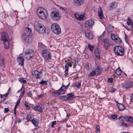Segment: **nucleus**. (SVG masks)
Returning a JSON list of instances; mask_svg holds the SVG:
<instances>
[{
  "label": "nucleus",
  "instance_id": "13d9d810",
  "mask_svg": "<svg viewBox=\"0 0 133 133\" xmlns=\"http://www.w3.org/2000/svg\"><path fill=\"white\" fill-rule=\"evenodd\" d=\"M78 63V62L76 60V59L74 60V65L75 66H76L77 64Z\"/></svg>",
  "mask_w": 133,
  "mask_h": 133
},
{
  "label": "nucleus",
  "instance_id": "0eeeda50",
  "mask_svg": "<svg viewBox=\"0 0 133 133\" xmlns=\"http://www.w3.org/2000/svg\"><path fill=\"white\" fill-rule=\"evenodd\" d=\"M122 86L123 88L128 89L133 86V83L132 81H127L123 83Z\"/></svg>",
  "mask_w": 133,
  "mask_h": 133
},
{
  "label": "nucleus",
  "instance_id": "603ef678",
  "mask_svg": "<svg viewBox=\"0 0 133 133\" xmlns=\"http://www.w3.org/2000/svg\"><path fill=\"white\" fill-rule=\"evenodd\" d=\"M113 81L112 78H109L108 79V82L110 83H111Z\"/></svg>",
  "mask_w": 133,
  "mask_h": 133
},
{
  "label": "nucleus",
  "instance_id": "bf43d9fd",
  "mask_svg": "<svg viewBox=\"0 0 133 133\" xmlns=\"http://www.w3.org/2000/svg\"><path fill=\"white\" fill-rule=\"evenodd\" d=\"M68 70H65V75L66 76H67L68 75Z\"/></svg>",
  "mask_w": 133,
  "mask_h": 133
},
{
  "label": "nucleus",
  "instance_id": "6e6d98bb",
  "mask_svg": "<svg viewBox=\"0 0 133 133\" xmlns=\"http://www.w3.org/2000/svg\"><path fill=\"white\" fill-rule=\"evenodd\" d=\"M56 121H54L51 124V127L53 128L54 127V125L56 124Z\"/></svg>",
  "mask_w": 133,
  "mask_h": 133
},
{
  "label": "nucleus",
  "instance_id": "5701e85b",
  "mask_svg": "<svg viewBox=\"0 0 133 133\" xmlns=\"http://www.w3.org/2000/svg\"><path fill=\"white\" fill-rule=\"evenodd\" d=\"M83 2V0H74V4L76 5L79 6L81 5Z\"/></svg>",
  "mask_w": 133,
  "mask_h": 133
},
{
  "label": "nucleus",
  "instance_id": "9b49d317",
  "mask_svg": "<svg viewBox=\"0 0 133 133\" xmlns=\"http://www.w3.org/2000/svg\"><path fill=\"white\" fill-rule=\"evenodd\" d=\"M42 24L41 22H39L38 20H35L34 23V28L37 31L38 30L39 27L42 26Z\"/></svg>",
  "mask_w": 133,
  "mask_h": 133
},
{
  "label": "nucleus",
  "instance_id": "c03bdc74",
  "mask_svg": "<svg viewBox=\"0 0 133 133\" xmlns=\"http://www.w3.org/2000/svg\"><path fill=\"white\" fill-rule=\"evenodd\" d=\"M115 42L118 43H120L122 42V41L119 38H117L116 39Z\"/></svg>",
  "mask_w": 133,
  "mask_h": 133
},
{
  "label": "nucleus",
  "instance_id": "052dcab7",
  "mask_svg": "<svg viewBox=\"0 0 133 133\" xmlns=\"http://www.w3.org/2000/svg\"><path fill=\"white\" fill-rule=\"evenodd\" d=\"M27 95L29 97H31V96L32 95V92L31 91H30L29 92H28L27 93Z\"/></svg>",
  "mask_w": 133,
  "mask_h": 133
},
{
  "label": "nucleus",
  "instance_id": "864d4df0",
  "mask_svg": "<svg viewBox=\"0 0 133 133\" xmlns=\"http://www.w3.org/2000/svg\"><path fill=\"white\" fill-rule=\"evenodd\" d=\"M69 65L68 64H66L65 66V70H69Z\"/></svg>",
  "mask_w": 133,
  "mask_h": 133
},
{
  "label": "nucleus",
  "instance_id": "bb28decb",
  "mask_svg": "<svg viewBox=\"0 0 133 133\" xmlns=\"http://www.w3.org/2000/svg\"><path fill=\"white\" fill-rule=\"evenodd\" d=\"M67 96H68L67 98L68 100H72L73 98H75L74 95L72 94L71 93H70L67 94Z\"/></svg>",
  "mask_w": 133,
  "mask_h": 133
},
{
  "label": "nucleus",
  "instance_id": "a878e982",
  "mask_svg": "<svg viewBox=\"0 0 133 133\" xmlns=\"http://www.w3.org/2000/svg\"><path fill=\"white\" fill-rule=\"evenodd\" d=\"M31 121L32 124L35 126H37L39 124V120L37 119L33 118Z\"/></svg>",
  "mask_w": 133,
  "mask_h": 133
},
{
  "label": "nucleus",
  "instance_id": "79ce46f5",
  "mask_svg": "<svg viewBox=\"0 0 133 133\" xmlns=\"http://www.w3.org/2000/svg\"><path fill=\"white\" fill-rule=\"evenodd\" d=\"M47 81H45L44 80H42L41 81L39 82V84L41 85H46L47 84Z\"/></svg>",
  "mask_w": 133,
  "mask_h": 133
},
{
  "label": "nucleus",
  "instance_id": "774afa93",
  "mask_svg": "<svg viewBox=\"0 0 133 133\" xmlns=\"http://www.w3.org/2000/svg\"><path fill=\"white\" fill-rule=\"evenodd\" d=\"M62 91L60 92V93H61V95L64 94L65 93V91Z\"/></svg>",
  "mask_w": 133,
  "mask_h": 133
},
{
  "label": "nucleus",
  "instance_id": "4468645a",
  "mask_svg": "<svg viewBox=\"0 0 133 133\" xmlns=\"http://www.w3.org/2000/svg\"><path fill=\"white\" fill-rule=\"evenodd\" d=\"M32 30L28 26L27 27L24 31V32L25 34L30 36L31 35Z\"/></svg>",
  "mask_w": 133,
  "mask_h": 133
},
{
  "label": "nucleus",
  "instance_id": "7ed1b4c3",
  "mask_svg": "<svg viewBox=\"0 0 133 133\" xmlns=\"http://www.w3.org/2000/svg\"><path fill=\"white\" fill-rule=\"evenodd\" d=\"M42 55L45 60H48L51 59V53L47 49H44L42 50Z\"/></svg>",
  "mask_w": 133,
  "mask_h": 133
},
{
  "label": "nucleus",
  "instance_id": "338daca9",
  "mask_svg": "<svg viewBox=\"0 0 133 133\" xmlns=\"http://www.w3.org/2000/svg\"><path fill=\"white\" fill-rule=\"evenodd\" d=\"M67 120L68 119L67 118H65L64 120H63V121H62V122H65L67 121Z\"/></svg>",
  "mask_w": 133,
  "mask_h": 133
},
{
  "label": "nucleus",
  "instance_id": "680f3d73",
  "mask_svg": "<svg viewBox=\"0 0 133 133\" xmlns=\"http://www.w3.org/2000/svg\"><path fill=\"white\" fill-rule=\"evenodd\" d=\"M21 100V98L18 99V100L17 101V103L16 104V105H19L20 103Z\"/></svg>",
  "mask_w": 133,
  "mask_h": 133
},
{
  "label": "nucleus",
  "instance_id": "8fccbe9b",
  "mask_svg": "<svg viewBox=\"0 0 133 133\" xmlns=\"http://www.w3.org/2000/svg\"><path fill=\"white\" fill-rule=\"evenodd\" d=\"M27 103L26 102V103L24 104L25 106V107L26 109L27 110H29L30 109V107L29 106L28 104H27Z\"/></svg>",
  "mask_w": 133,
  "mask_h": 133
},
{
  "label": "nucleus",
  "instance_id": "4d7b16f0",
  "mask_svg": "<svg viewBox=\"0 0 133 133\" xmlns=\"http://www.w3.org/2000/svg\"><path fill=\"white\" fill-rule=\"evenodd\" d=\"M9 111V110L8 108H5L4 109V112L5 113H7Z\"/></svg>",
  "mask_w": 133,
  "mask_h": 133
},
{
  "label": "nucleus",
  "instance_id": "4be33fe9",
  "mask_svg": "<svg viewBox=\"0 0 133 133\" xmlns=\"http://www.w3.org/2000/svg\"><path fill=\"white\" fill-rule=\"evenodd\" d=\"M4 59L2 56L1 54L0 53V66L1 67H4Z\"/></svg>",
  "mask_w": 133,
  "mask_h": 133
},
{
  "label": "nucleus",
  "instance_id": "f257e3e1",
  "mask_svg": "<svg viewBox=\"0 0 133 133\" xmlns=\"http://www.w3.org/2000/svg\"><path fill=\"white\" fill-rule=\"evenodd\" d=\"M51 29L52 31L56 34H59L61 33V29L57 23L52 24L51 25Z\"/></svg>",
  "mask_w": 133,
  "mask_h": 133
},
{
  "label": "nucleus",
  "instance_id": "a18cd8bd",
  "mask_svg": "<svg viewBox=\"0 0 133 133\" xmlns=\"http://www.w3.org/2000/svg\"><path fill=\"white\" fill-rule=\"evenodd\" d=\"M96 130L97 133H100V127L99 125H97L96 127Z\"/></svg>",
  "mask_w": 133,
  "mask_h": 133
},
{
  "label": "nucleus",
  "instance_id": "9d476101",
  "mask_svg": "<svg viewBox=\"0 0 133 133\" xmlns=\"http://www.w3.org/2000/svg\"><path fill=\"white\" fill-rule=\"evenodd\" d=\"M104 43L103 47L106 50L108 49L111 45V43L108 38H106L103 40Z\"/></svg>",
  "mask_w": 133,
  "mask_h": 133
},
{
  "label": "nucleus",
  "instance_id": "1a4fd4ad",
  "mask_svg": "<svg viewBox=\"0 0 133 133\" xmlns=\"http://www.w3.org/2000/svg\"><path fill=\"white\" fill-rule=\"evenodd\" d=\"M22 41L26 43H30L31 42V37L25 34L22 36Z\"/></svg>",
  "mask_w": 133,
  "mask_h": 133
},
{
  "label": "nucleus",
  "instance_id": "aec40b11",
  "mask_svg": "<svg viewBox=\"0 0 133 133\" xmlns=\"http://www.w3.org/2000/svg\"><path fill=\"white\" fill-rule=\"evenodd\" d=\"M42 25V26H41V27H39L38 30L37 31V32L41 34L44 33L45 32V30L46 29L45 26L43 24Z\"/></svg>",
  "mask_w": 133,
  "mask_h": 133
},
{
  "label": "nucleus",
  "instance_id": "f704fd0d",
  "mask_svg": "<svg viewBox=\"0 0 133 133\" xmlns=\"http://www.w3.org/2000/svg\"><path fill=\"white\" fill-rule=\"evenodd\" d=\"M115 73L117 75L120 76L121 74V70L120 68H118L116 70Z\"/></svg>",
  "mask_w": 133,
  "mask_h": 133
},
{
  "label": "nucleus",
  "instance_id": "c9c22d12",
  "mask_svg": "<svg viewBox=\"0 0 133 133\" xmlns=\"http://www.w3.org/2000/svg\"><path fill=\"white\" fill-rule=\"evenodd\" d=\"M125 116L124 117L123 116H121L119 117L118 119L119 121L122 123L124 122V120L125 121Z\"/></svg>",
  "mask_w": 133,
  "mask_h": 133
},
{
  "label": "nucleus",
  "instance_id": "5fc2aeb1",
  "mask_svg": "<svg viewBox=\"0 0 133 133\" xmlns=\"http://www.w3.org/2000/svg\"><path fill=\"white\" fill-rule=\"evenodd\" d=\"M69 65L68 64H66L65 66V70H69Z\"/></svg>",
  "mask_w": 133,
  "mask_h": 133
},
{
  "label": "nucleus",
  "instance_id": "f8f14e48",
  "mask_svg": "<svg viewBox=\"0 0 133 133\" xmlns=\"http://www.w3.org/2000/svg\"><path fill=\"white\" fill-rule=\"evenodd\" d=\"M101 49L99 48H96L95 50V54L96 57L98 59H100V52Z\"/></svg>",
  "mask_w": 133,
  "mask_h": 133
},
{
  "label": "nucleus",
  "instance_id": "c85d7f7f",
  "mask_svg": "<svg viewBox=\"0 0 133 133\" xmlns=\"http://www.w3.org/2000/svg\"><path fill=\"white\" fill-rule=\"evenodd\" d=\"M60 9L62 12L64 14H68V9L66 8H63L60 6Z\"/></svg>",
  "mask_w": 133,
  "mask_h": 133
},
{
  "label": "nucleus",
  "instance_id": "3c124183",
  "mask_svg": "<svg viewBox=\"0 0 133 133\" xmlns=\"http://www.w3.org/2000/svg\"><path fill=\"white\" fill-rule=\"evenodd\" d=\"M117 117V115L116 114H113L111 115V118L114 119H116Z\"/></svg>",
  "mask_w": 133,
  "mask_h": 133
},
{
  "label": "nucleus",
  "instance_id": "20e7f679",
  "mask_svg": "<svg viewBox=\"0 0 133 133\" xmlns=\"http://www.w3.org/2000/svg\"><path fill=\"white\" fill-rule=\"evenodd\" d=\"M50 16L52 19L55 21L59 20L61 18L60 15L59 14L58 11H52L51 13Z\"/></svg>",
  "mask_w": 133,
  "mask_h": 133
},
{
  "label": "nucleus",
  "instance_id": "f3484780",
  "mask_svg": "<svg viewBox=\"0 0 133 133\" xmlns=\"http://www.w3.org/2000/svg\"><path fill=\"white\" fill-rule=\"evenodd\" d=\"M17 61L19 64L22 66L24 64V59L23 57L19 56L17 58Z\"/></svg>",
  "mask_w": 133,
  "mask_h": 133
},
{
  "label": "nucleus",
  "instance_id": "473e14b6",
  "mask_svg": "<svg viewBox=\"0 0 133 133\" xmlns=\"http://www.w3.org/2000/svg\"><path fill=\"white\" fill-rule=\"evenodd\" d=\"M94 45H92L90 44H89L88 46V48L91 51H93L94 49Z\"/></svg>",
  "mask_w": 133,
  "mask_h": 133
},
{
  "label": "nucleus",
  "instance_id": "c756f323",
  "mask_svg": "<svg viewBox=\"0 0 133 133\" xmlns=\"http://www.w3.org/2000/svg\"><path fill=\"white\" fill-rule=\"evenodd\" d=\"M70 83H69L68 84L66 85V86H65L64 85H62V87H61V88L58 90V91H60L61 90H64L65 89H68L69 86L70 85Z\"/></svg>",
  "mask_w": 133,
  "mask_h": 133
},
{
  "label": "nucleus",
  "instance_id": "6e6552de",
  "mask_svg": "<svg viewBox=\"0 0 133 133\" xmlns=\"http://www.w3.org/2000/svg\"><path fill=\"white\" fill-rule=\"evenodd\" d=\"M32 74L35 76L36 79H39L42 76V72L41 71L39 72L36 70L32 71Z\"/></svg>",
  "mask_w": 133,
  "mask_h": 133
},
{
  "label": "nucleus",
  "instance_id": "6ab92c4d",
  "mask_svg": "<svg viewBox=\"0 0 133 133\" xmlns=\"http://www.w3.org/2000/svg\"><path fill=\"white\" fill-rule=\"evenodd\" d=\"M86 23L87 26H88L87 25H88L90 28L92 27L94 24V21L91 19L88 20L86 22Z\"/></svg>",
  "mask_w": 133,
  "mask_h": 133
},
{
  "label": "nucleus",
  "instance_id": "b1692460",
  "mask_svg": "<svg viewBox=\"0 0 133 133\" xmlns=\"http://www.w3.org/2000/svg\"><path fill=\"white\" fill-rule=\"evenodd\" d=\"M98 14L99 17L101 19H103L104 18V16L103 11L100 7V8L98 9Z\"/></svg>",
  "mask_w": 133,
  "mask_h": 133
},
{
  "label": "nucleus",
  "instance_id": "cd10ccee",
  "mask_svg": "<svg viewBox=\"0 0 133 133\" xmlns=\"http://www.w3.org/2000/svg\"><path fill=\"white\" fill-rule=\"evenodd\" d=\"M34 110L35 111H39L41 112H42L43 111L42 108L38 105L35 106L34 108Z\"/></svg>",
  "mask_w": 133,
  "mask_h": 133
},
{
  "label": "nucleus",
  "instance_id": "412c9836",
  "mask_svg": "<svg viewBox=\"0 0 133 133\" xmlns=\"http://www.w3.org/2000/svg\"><path fill=\"white\" fill-rule=\"evenodd\" d=\"M85 35L89 39H91L93 38V36L92 33L89 32H85Z\"/></svg>",
  "mask_w": 133,
  "mask_h": 133
},
{
  "label": "nucleus",
  "instance_id": "423d86ee",
  "mask_svg": "<svg viewBox=\"0 0 133 133\" xmlns=\"http://www.w3.org/2000/svg\"><path fill=\"white\" fill-rule=\"evenodd\" d=\"M25 54L27 56L26 57V59L29 60L31 59V58L33 57L34 53L33 50H30L25 52Z\"/></svg>",
  "mask_w": 133,
  "mask_h": 133
},
{
  "label": "nucleus",
  "instance_id": "de8ad7c7",
  "mask_svg": "<svg viewBox=\"0 0 133 133\" xmlns=\"http://www.w3.org/2000/svg\"><path fill=\"white\" fill-rule=\"evenodd\" d=\"M115 2H113L111 3L110 4L109 7L110 8H113V7L115 5Z\"/></svg>",
  "mask_w": 133,
  "mask_h": 133
},
{
  "label": "nucleus",
  "instance_id": "69168bd1",
  "mask_svg": "<svg viewBox=\"0 0 133 133\" xmlns=\"http://www.w3.org/2000/svg\"><path fill=\"white\" fill-rule=\"evenodd\" d=\"M61 128V127H58L57 130V131L58 133H59V131L60 130Z\"/></svg>",
  "mask_w": 133,
  "mask_h": 133
},
{
  "label": "nucleus",
  "instance_id": "72a5a7b5",
  "mask_svg": "<svg viewBox=\"0 0 133 133\" xmlns=\"http://www.w3.org/2000/svg\"><path fill=\"white\" fill-rule=\"evenodd\" d=\"M24 78L20 77L18 81L21 83L23 84L26 83V80L24 79Z\"/></svg>",
  "mask_w": 133,
  "mask_h": 133
},
{
  "label": "nucleus",
  "instance_id": "ea45409f",
  "mask_svg": "<svg viewBox=\"0 0 133 133\" xmlns=\"http://www.w3.org/2000/svg\"><path fill=\"white\" fill-rule=\"evenodd\" d=\"M121 124H119L120 126H122L125 128H128V127L129 125L124 123V122L121 123Z\"/></svg>",
  "mask_w": 133,
  "mask_h": 133
},
{
  "label": "nucleus",
  "instance_id": "0e129e2a",
  "mask_svg": "<svg viewBox=\"0 0 133 133\" xmlns=\"http://www.w3.org/2000/svg\"><path fill=\"white\" fill-rule=\"evenodd\" d=\"M132 22L131 20L130 19H129V21L127 22V24L128 25H130L131 24V23Z\"/></svg>",
  "mask_w": 133,
  "mask_h": 133
},
{
  "label": "nucleus",
  "instance_id": "a19ab883",
  "mask_svg": "<svg viewBox=\"0 0 133 133\" xmlns=\"http://www.w3.org/2000/svg\"><path fill=\"white\" fill-rule=\"evenodd\" d=\"M111 38L113 40H114L115 41L116 39H117V36L115 35L114 34H111Z\"/></svg>",
  "mask_w": 133,
  "mask_h": 133
},
{
  "label": "nucleus",
  "instance_id": "f03ea898",
  "mask_svg": "<svg viewBox=\"0 0 133 133\" xmlns=\"http://www.w3.org/2000/svg\"><path fill=\"white\" fill-rule=\"evenodd\" d=\"M115 54L118 56H123L124 54V49L120 46H116L114 49Z\"/></svg>",
  "mask_w": 133,
  "mask_h": 133
},
{
  "label": "nucleus",
  "instance_id": "49530a36",
  "mask_svg": "<svg viewBox=\"0 0 133 133\" xmlns=\"http://www.w3.org/2000/svg\"><path fill=\"white\" fill-rule=\"evenodd\" d=\"M52 94L53 95H55L56 96V95H60L61 93H60V92H54L52 93Z\"/></svg>",
  "mask_w": 133,
  "mask_h": 133
},
{
  "label": "nucleus",
  "instance_id": "2f4dec72",
  "mask_svg": "<svg viewBox=\"0 0 133 133\" xmlns=\"http://www.w3.org/2000/svg\"><path fill=\"white\" fill-rule=\"evenodd\" d=\"M96 71L95 70H94L90 72L88 75V76L89 77H92L95 75L96 76Z\"/></svg>",
  "mask_w": 133,
  "mask_h": 133
},
{
  "label": "nucleus",
  "instance_id": "e2e57ef3",
  "mask_svg": "<svg viewBox=\"0 0 133 133\" xmlns=\"http://www.w3.org/2000/svg\"><path fill=\"white\" fill-rule=\"evenodd\" d=\"M25 92V89H24V90L23 91H22V92L21 93L20 96L22 97L24 95V94Z\"/></svg>",
  "mask_w": 133,
  "mask_h": 133
},
{
  "label": "nucleus",
  "instance_id": "39448f33",
  "mask_svg": "<svg viewBox=\"0 0 133 133\" xmlns=\"http://www.w3.org/2000/svg\"><path fill=\"white\" fill-rule=\"evenodd\" d=\"M37 14L38 16L41 19L43 20H45L46 19L48 14L45 10L44 11H41L39 12L38 11Z\"/></svg>",
  "mask_w": 133,
  "mask_h": 133
},
{
  "label": "nucleus",
  "instance_id": "7c9ffc66",
  "mask_svg": "<svg viewBox=\"0 0 133 133\" xmlns=\"http://www.w3.org/2000/svg\"><path fill=\"white\" fill-rule=\"evenodd\" d=\"M4 43V45L5 49H8L9 47V41H6L3 42Z\"/></svg>",
  "mask_w": 133,
  "mask_h": 133
},
{
  "label": "nucleus",
  "instance_id": "37998d69",
  "mask_svg": "<svg viewBox=\"0 0 133 133\" xmlns=\"http://www.w3.org/2000/svg\"><path fill=\"white\" fill-rule=\"evenodd\" d=\"M81 82H76L75 84V85L74 86L75 87H77L78 88H79L81 87Z\"/></svg>",
  "mask_w": 133,
  "mask_h": 133
},
{
  "label": "nucleus",
  "instance_id": "a211bd4d",
  "mask_svg": "<svg viewBox=\"0 0 133 133\" xmlns=\"http://www.w3.org/2000/svg\"><path fill=\"white\" fill-rule=\"evenodd\" d=\"M116 103L117 105L119 110L122 111L125 109V107L123 104L119 103L117 102H116Z\"/></svg>",
  "mask_w": 133,
  "mask_h": 133
},
{
  "label": "nucleus",
  "instance_id": "58836bf2",
  "mask_svg": "<svg viewBox=\"0 0 133 133\" xmlns=\"http://www.w3.org/2000/svg\"><path fill=\"white\" fill-rule=\"evenodd\" d=\"M32 118V117L30 115H27V116L26 117V119L27 120V121L26 122V123H27V122H28L29 121H31L30 119Z\"/></svg>",
  "mask_w": 133,
  "mask_h": 133
},
{
  "label": "nucleus",
  "instance_id": "ddd939ff",
  "mask_svg": "<svg viewBox=\"0 0 133 133\" xmlns=\"http://www.w3.org/2000/svg\"><path fill=\"white\" fill-rule=\"evenodd\" d=\"M75 16L76 18L81 21L83 20L84 18V14H80L75 13Z\"/></svg>",
  "mask_w": 133,
  "mask_h": 133
},
{
  "label": "nucleus",
  "instance_id": "393cba45",
  "mask_svg": "<svg viewBox=\"0 0 133 133\" xmlns=\"http://www.w3.org/2000/svg\"><path fill=\"white\" fill-rule=\"evenodd\" d=\"M125 121L129 122L131 123H133V117L131 116H125Z\"/></svg>",
  "mask_w": 133,
  "mask_h": 133
},
{
  "label": "nucleus",
  "instance_id": "09e8293b",
  "mask_svg": "<svg viewBox=\"0 0 133 133\" xmlns=\"http://www.w3.org/2000/svg\"><path fill=\"white\" fill-rule=\"evenodd\" d=\"M9 94V92H7L6 94H4L3 95H2V97L1 98H4L3 101H4L5 100V98H4V97H3V96L5 97H8V95Z\"/></svg>",
  "mask_w": 133,
  "mask_h": 133
},
{
  "label": "nucleus",
  "instance_id": "4c0bfd02",
  "mask_svg": "<svg viewBox=\"0 0 133 133\" xmlns=\"http://www.w3.org/2000/svg\"><path fill=\"white\" fill-rule=\"evenodd\" d=\"M44 45L41 43H39L38 44V48L39 50H42L44 47Z\"/></svg>",
  "mask_w": 133,
  "mask_h": 133
},
{
  "label": "nucleus",
  "instance_id": "dca6fc26",
  "mask_svg": "<svg viewBox=\"0 0 133 133\" xmlns=\"http://www.w3.org/2000/svg\"><path fill=\"white\" fill-rule=\"evenodd\" d=\"M102 69L99 66H98L95 69V70L96 71V76H98L100 75L102 72Z\"/></svg>",
  "mask_w": 133,
  "mask_h": 133
},
{
  "label": "nucleus",
  "instance_id": "2eb2a0df",
  "mask_svg": "<svg viewBox=\"0 0 133 133\" xmlns=\"http://www.w3.org/2000/svg\"><path fill=\"white\" fill-rule=\"evenodd\" d=\"M2 40L3 42L6 41H9V38L8 34L6 33L3 34L2 35Z\"/></svg>",
  "mask_w": 133,
  "mask_h": 133
},
{
  "label": "nucleus",
  "instance_id": "e433bc0d",
  "mask_svg": "<svg viewBox=\"0 0 133 133\" xmlns=\"http://www.w3.org/2000/svg\"><path fill=\"white\" fill-rule=\"evenodd\" d=\"M67 98V97L65 96H61L59 97V98L61 99L64 101H68Z\"/></svg>",
  "mask_w": 133,
  "mask_h": 133
}]
</instances>
